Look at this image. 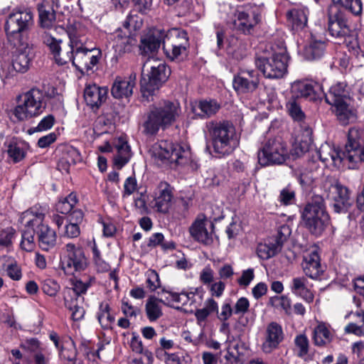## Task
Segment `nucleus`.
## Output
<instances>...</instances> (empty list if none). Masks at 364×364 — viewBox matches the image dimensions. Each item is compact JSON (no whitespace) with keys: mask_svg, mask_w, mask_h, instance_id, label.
<instances>
[{"mask_svg":"<svg viewBox=\"0 0 364 364\" xmlns=\"http://www.w3.org/2000/svg\"><path fill=\"white\" fill-rule=\"evenodd\" d=\"M38 13L41 26L50 29L55 26V13L50 5V0H44L38 5Z\"/></svg>","mask_w":364,"mask_h":364,"instance_id":"36","label":"nucleus"},{"mask_svg":"<svg viewBox=\"0 0 364 364\" xmlns=\"http://www.w3.org/2000/svg\"><path fill=\"white\" fill-rule=\"evenodd\" d=\"M309 10L306 7L293 9L287 12L288 22L294 30L304 28L307 23Z\"/></svg>","mask_w":364,"mask_h":364,"instance_id":"38","label":"nucleus"},{"mask_svg":"<svg viewBox=\"0 0 364 364\" xmlns=\"http://www.w3.org/2000/svg\"><path fill=\"white\" fill-rule=\"evenodd\" d=\"M33 23V14L30 9H14L8 16L4 26L9 41L16 46V41L19 40L21 33L30 29Z\"/></svg>","mask_w":364,"mask_h":364,"instance_id":"9","label":"nucleus"},{"mask_svg":"<svg viewBox=\"0 0 364 364\" xmlns=\"http://www.w3.org/2000/svg\"><path fill=\"white\" fill-rule=\"evenodd\" d=\"M290 156L287 144L281 137L269 139L258 152V161L262 166L282 164Z\"/></svg>","mask_w":364,"mask_h":364,"instance_id":"12","label":"nucleus"},{"mask_svg":"<svg viewBox=\"0 0 364 364\" xmlns=\"http://www.w3.org/2000/svg\"><path fill=\"white\" fill-rule=\"evenodd\" d=\"M81 161V155L79 151L73 146H69L66 149L64 156L59 161L58 168L68 171L69 166L74 165Z\"/></svg>","mask_w":364,"mask_h":364,"instance_id":"43","label":"nucleus"},{"mask_svg":"<svg viewBox=\"0 0 364 364\" xmlns=\"http://www.w3.org/2000/svg\"><path fill=\"white\" fill-rule=\"evenodd\" d=\"M7 152L9 156L12 159L15 163L21 161L26 156V152L23 149L16 144H11L9 146Z\"/></svg>","mask_w":364,"mask_h":364,"instance_id":"61","label":"nucleus"},{"mask_svg":"<svg viewBox=\"0 0 364 364\" xmlns=\"http://www.w3.org/2000/svg\"><path fill=\"white\" fill-rule=\"evenodd\" d=\"M334 4L339 5L354 15H359L362 13L363 4L361 0H332Z\"/></svg>","mask_w":364,"mask_h":364,"instance_id":"52","label":"nucleus"},{"mask_svg":"<svg viewBox=\"0 0 364 364\" xmlns=\"http://www.w3.org/2000/svg\"><path fill=\"white\" fill-rule=\"evenodd\" d=\"M45 209L34 205L21 213L19 222L23 226L21 247L31 252L36 247L35 235L37 236L39 247L45 251L53 248L56 244V233L48 225L43 223Z\"/></svg>","mask_w":364,"mask_h":364,"instance_id":"1","label":"nucleus"},{"mask_svg":"<svg viewBox=\"0 0 364 364\" xmlns=\"http://www.w3.org/2000/svg\"><path fill=\"white\" fill-rule=\"evenodd\" d=\"M162 304L163 301L161 299L154 296L146 301L145 310L147 318L150 321H155L162 316Z\"/></svg>","mask_w":364,"mask_h":364,"instance_id":"41","label":"nucleus"},{"mask_svg":"<svg viewBox=\"0 0 364 364\" xmlns=\"http://www.w3.org/2000/svg\"><path fill=\"white\" fill-rule=\"evenodd\" d=\"M321 89L319 84L309 80H297L291 86V98L298 100L306 98L314 100L318 97Z\"/></svg>","mask_w":364,"mask_h":364,"instance_id":"21","label":"nucleus"},{"mask_svg":"<svg viewBox=\"0 0 364 364\" xmlns=\"http://www.w3.org/2000/svg\"><path fill=\"white\" fill-rule=\"evenodd\" d=\"M220 104L215 100H200L193 107V112L200 119H208L215 115L220 109Z\"/></svg>","mask_w":364,"mask_h":364,"instance_id":"32","label":"nucleus"},{"mask_svg":"<svg viewBox=\"0 0 364 364\" xmlns=\"http://www.w3.org/2000/svg\"><path fill=\"white\" fill-rule=\"evenodd\" d=\"M77 196L75 193H70L67 197L58 200L55 205L56 210L62 214L70 213L77 203Z\"/></svg>","mask_w":364,"mask_h":364,"instance_id":"44","label":"nucleus"},{"mask_svg":"<svg viewBox=\"0 0 364 364\" xmlns=\"http://www.w3.org/2000/svg\"><path fill=\"white\" fill-rule=\"evenodd\" d=\"M290 116L296 121L301 122L304 114L302 112L300 105L296 102L295 99L291 98L287 105Z\"/></svg>","mask_w":364,"mask_h":364,"instance_id":"58","label":"nucleus"},{"mask_svg":"<svg viewBox=\"0 0 364 364\" xmlns=\"http://www.w3.org/2000/svg\"><path fill=\"white\" fill-rule=\"evenodd\" d=\"M259 85V75L255 70H240L233 77L235 90L241 94L252 93Z\"/></svg>","mask_w":364,"mask_h":364,"instance_id":"17","label":"nucleus"},{"mask_svg":"<svg viewBox=\"0 0 364 364\" xmlns=\"http://www.w3.org/2000/svg\"><path fill=\"white\" fill-rule=\"evenodd\" d=\"M41 289L46 294L50 296H55L60 291V286L56 280L46 278L42 281Z\"/></svg>","mask_w":364,"mask_h":364,"instance_id":"55","label":"nucleus"},{"mask_svg":"<svg viewBox=\"0 0 364 364\" xmlns=\"http://www.w3.org/2000/svg\"><path fill=\"white\" fill-rule=\"evenodd\" d=\"M349 149L350 148L348 149L346 144L345 151L341 154L333 146L325 143L320 146L317 151V155L327 167L340 168L343 164L344 165H348L349 168H353L355 164V161H350L348 159V151L350 152Z\"/></svg>","mask_w":364,"mask_h":364,"instance_id":"14","label":"nucleus"},{"mask_svg":"<svg viewBox=\"0 0 364 364\" xmlns=\"http://www.w3.org/2000/svg\"><path fill=\"white\" fill-rule=\"evenodd\" d=\"M250 302L246 297H240L233 307L234 314L244 315L248 311Z\"/></svg>","mask_w":364,"mask_h":364,"instance_id":"64","label":"nucleus"},{"mask_svg":"<svg viewBox=\"0 0 364 364\" xmlns=\"http://www.w3.org/2000/svg\"><path fill=\"white\" fill-rule=\"evenodd\" d=\"M328 31L333 37L345 38L348 51L355 58H364V42H360L357 37L350 36L351 31L347 19L341 14L329 18Z\"/></svg>","mask_w":364,"mask_h":364,"instance_id":"10","label":"nucleus"},{"mask_svg":"<svg viewBox=\"0 0 364 364\" xmlns=\"http://www.w3.org/2000/svg\"><path fill=\"white\" fill-rule=\"evenodd\" d=\"M294 344L297 349V355L299 358H304L308 354L309 341L306 335H297L294 338Z\"/></svg>","mask_w":364,"mask_h":364,"instance_id":"54","label":"nucleus"},{"mask_svg":"<svg viewBox=\"0 0 364 364\" xmlns=\"http://www.w3.org/2000/svg\"><path fill=\"white\" fill-rule=\"evenodd\" d=\"M302 268L305 274L311 279H317L323 273L321 259L316 249L306 252L304 256Z\"/></svg>","mask_w":364,"mask_h":364,"instance_id":"24","label":"nucleus"},{"mask_svg":"<svg viewBox=\"0 0 364 364\" xmlns=\"http://www.w3.org/2000/svg\"><path fill=\"white\" fill-rule=\"evenodd\" d=\"M188 47L186 31L176 28L164 31V52L167 58L173 60L186 56Z\"/></svg>","mask_w":364,"mask_h":364,"instance_id":"13","label":"nucleus"},{"mask_svg":"<svg viewBox=\"0 0 364 364\" xmlns=\"http://www.w3.org/2000/svg\"><path fill=\"white\" fill-rule=\"evenodd\" d=\"M333 334L328 327L323 323H319L313 332V340L316 346H322L329 343Z\"/></svg>","mask_w":364,"mask_h":364,"instance_id":"39","label":"nucleus"},{"mask_svg":"<svg viewBox=\"0 0 364 364\" xmlns=\"http://www.w3.org/2000/svg\"><path fill=\"white\" fill-rule=\"evenodd\" d=\"M305 227L315 236H320L329 225L330 217L322 197L315 196L302 212Z\"/></svg>","mask_w":364,"mask_h":364,"instance_id":"5","label":"nucleus"},{"mask_svg":"<svg viewBox=\"0 0 364 364\" xmlns=\"http://www.w3.org/2000/svg\"><path fill=\"white\" fill-rule=\"evenodd\" d=\"M349 98H350L349 92L344 82H338L333 85L325 95L326 101L329 105L349 100Z\"/></svg>","mask_w":364,"mask_h":364,"instance_id":"37","label":"nucleus"},{"mask_svg":"<svg viewBox=\"0 0 364 364\" xmlns=\"http://www.w3.org/2000/svg\"><path fill=\"white\" fill-rule=\"evenodd\" d=\"M306 279L304 277L292 279L289 288L292 294L301 297L308 303L314 301V295L306 287Z\"/></svg>","mask_w":364,"mask_h":364,"instance_id":"35","label":"nucleus"},{"mask_svg":"<svg viewBox=\"0 0 364 364\" xmlns=\"http://www.w3.org/2000/svg\"><path fill=\"white\" fill-rule=\"evenodd\" d=\"M153 153L161 160H168L171 164L183 166L191 161V153L188 146L174 144L168 140H162L153 146Z\"/></svg>","mask_w":364,"mask_h":364,"instance_id":"11","label":"nucleus"},{"mask_svg":"<svg viewBox=\"0 0 364 364\" xmlns=\"http://www.w3.org/2000/svg\"><path fill=\"white\" fill-rule=\"evenodd\" d=\"M6 272L10 279L19 281L22 277L21 267L16 262H11L6 266Z\"/></svg>","mask_w":364,"mask_h":364,"instance_id":"63","label":"nucleus"},{"mask_svg":"<svg viewBox=\"0 0 364 364\" xmlns=\"http://www.w3.org/2000/svg\"><path fill=\"white\" fill-rule=\"evenodd\" d=\"M21 97V102L13 110V114L18 121L38 116L46 109L45 94L40 89L32 88Z\"/></svg>","mask_w":364,"mask_h":364,"instance_id":"8","label":"nucleus"},{"mask_svg":"<svg viewBox=\"0 0 364 364\" xmlns=\"http://www.w3.org/2000/svg\"><path fill=\"white\" fill-rule=\"evenodd\" d=\"M91 281L92 279H90V282H83L77 279H73V287L70 290H69L70 298H77V299L82 300V297H81V295L87 291L88 287L90 286Z\"/></svg>","mask_w":364,"mask_h":364,"instance_id":"49","label":"nucleus"},{"mask_svg":"<svg viewBox=\"0 0 364 364\" xmlns=\"http://www.w3.org/2000/svg\"><path fill=\"white\" fill-rule=\"evenodd\" d=\"M281 250L279 245L277 244L273 240L269 239L263 243H259L257 248V253L259 257L262 259H268L274 257Z\"/></svg>","mask_w":364,"mask_h":364,"instance_id":"40","label":"nucleus"},{"mask_svg":"<svg viewBox=\"0 0 364 364\" xmlns=\"http://www.w3.org/2000/svg\"><path fill=\"white\" fill-rule=\"evenodd\" d=\"M146 193V188L141 183H124L123 196H134V198L138 196H143Z\"/></svg>","mask_w":364,"mask_h":364,"instance_id":"56","label":"nucleus"},{"mask_svg":"<svg viewBox=\"0 0 364 364\" xmlns=\"http://www.w3.org/2000/svg\"><path fill=\"white\" fill-rule=\"evenodd\" d=\"M166 299L176 309L187 306V292L177 293L173 291H166Z\"/></svg>","mask_w":364,"mask_h":364,"instance_id":"47","label":"nucleus"},{"mask_svg":"<svg viewBox=\"0 0 364 364\" xmlns=\"http://www.w3.org/2000/svg\"><path fill=\"white\" fill-rule=\"evenodd\" d=\"M260 21V15L252 10H237L232 19L233 28L243 33H250Z\"/></svg>","mask_w":364,"mask_h":364,"instance_id":"20","label":"nucleus"},{"mask_svg":"<svg viewBox=\"0 0 364 364\" xmlns=\"http://www.w3.org/2000/svg\"><path fill=\"white\" fill-rule=\"evenodd\" d=\"M269 304L276 309L283 310L287 315L291 314V301L286 295L271 297L269 299Z\"/></svg>","mask_w":364,"mask_h":364,"instance_id":"48","label":"nucleus"},{"mask_svg":"<svg viewBox=\"0 0 364 364\" xmlns=\"http://www.w3.org/2000/svg\"><path fill=\"white\" fill-rule=\"evenodd\" d=\"M164 30L160 28H154L141 40V50L145 53H154L156 51L161 43L164 45Z\"/></svg>","mask_w":364,"mask_h":364,"instance_id":"28","label":"nucleus"},{"mask_svg":"<svg viewBox=\"0 0 364 364\" xmlns=\"http://www.w3.org/2000/svg\"><path fill=\"white\" fill-rule=\"evenodd\" d=\"M181 107L178 102L164 100L150 107L142 124L143 133L155 135L160 129H166L179 117Z\"/></svg>","mask_w":364,"mask_h":364,"instance_id":"3","label":"nucleus"},{"mask_svg":"<svg viewBox=\"0 0 364 364\" xmlns=\"http://www.w3.org/2000/svg\"><path fill=\"white\" fill-rule=\"evenodd\" d=\"M172 199V192L170 186L164 183V187H159L158 192L155 193L154 208L159 213H167Z\"/></svg>","mask_w":364,"mask_h":364,"instance_id":"33","label":"nucleus"},{"mask_svg":"<svg viewBox=\"0 0 364 364\" xmlns=\"http://www.w3.org/2000/svg\"><path fill=\"white\" fill-rule=\"evenodd\" d=\"M284 338L282 327L277 322L269 323L265 329L261 349L263 353L269 354L277 349Z\"/></svg>","mask_w":364,"mask_h":364,"instance_id":"19","label":"nucleus"},{"mask_svg":"<svg viewBox=\"0 0 364 364\" xmlns=\"http://www.w3.org/2000/svg\"><path fill=\"white\" fill-rule=\"evenodd\" d=\"M107 96V89L101 87L95 84H88L84 90V98L88 106L93 108L99 107L105 102Z\"/></svg>","mask_w":364,"mask_h":364,"instance_id":"27","label":"nucleus"},{"mask_svg":"<svg viewBox=\"0 0 364 364\" xmlns=\"http://www.w3.org/2000/svg\"><path fill=\"white\" fill-rule=\"evenodd\" d=\"M66 32L70 38V48L80 45H86V28L79 22H74L67 27Z\"/></svg>","mask_w":364,"mask_h":364,"instance_id":"34","label":"nucleus"},{"mask_svg":"<svg viewBox=\"0 0 364 364\" xmlns=\"http://www.w3.org/2000/svg\"><path fill=\"white\" fill-rule=\"evenodd\" d=\"M208 221L204 215L199 216L189 228L191 237L198 242L209 245L213 242L212 232L207 229Z\"/></svg>","mask_w":364,"mask_h":364,"instance_id":"26","label":"nucleus"},{"mask_svg":"<svg viewBox=\"0 0 364 364\" xmlns=\"http://www.w3.org/2000/svg\"><path fill=\"white\" fill-rule=\"evenodd\" d=\"M169 69L164 63L155 58L148 59L144 64L141 79V92L148 101L169 75Z\"/></svg>","mask_w":364,"mask_h":364,"instance_id":"4","label":"nucleus"},{"mask_svg":"<svg viewBox=\"0 0 364 364\" xmlns=\"http://www.w3.org/2000/svg\"><path fill=\"white\" fill-rule=\"evenodd\" d=\"M203 299V294L201 291L196 290L195 291L187 292V306L191 307L190 311L193 309H198L201 305Z\"/></svg>","mask_w":364,"mask_h":364,"instance_id":"57","label":"nucleus"},{"mask_svg":"<svg viewBox=\"0 0 364 364\" xmlns=\"http://www.w3.org/2000/svg\"><path fill=\"white\" fill-rule=\"evenodd\" d=\"M352 100H344L335 104H330L332 107L333 112L337 116L339 122L343 124H347L355 119V109L351 105Z\"/></svg>","mask_w":364,"mask_h":364,"instance_id":"29","label":"nucleus"},{"mask_svg":"<svg viewBox=\"0 0 364 364\" xmlns=\"http://www.w3.org/2000/svg\"><path fill=\"white\" fill-rule=\"evenodd\" d=\"M100 150L102 152H111L115 151L114 156V165L118 168L124 166L131 158V149L126 141L122 138H119L112 148L109 143L100 146Z\"/></svg>","mask_w":364,"mask_h":364,"instance_id":"22","label":"nucleus"},{"mask_svg":"<svg viewBox=\"0 0 364 364\" xmlns=\"http://www.w3.org/2000/svg\"><path fill=\"white\" fill-rule=\"evenodd\" d=\"M146 287L151 291H154L161 286V281L158 273L153 269L147 271L146 274Z\"/></svg>","mask_w":364,"mask_h":364,"instance_id":"59","label":"nucleus"},{"mask_svg":"<svg viewBox=\"0 0 364 364\" xmlns=\"http://www.w3.org/2000/svg\"><path fill=\"white\" fill-rule=\"evenodd\" d=\"M32 57L31 48L28 45H21L17 48L13 55L11 64L5 65L2 68L5 77H11L16 73H26L29 69Z\"/></svg>","mask_w":364,"mask_h":364,"instance_id":"15","label":"nucleus"},{"mask_svg":"<svg viewBox=\"0 0 364 364\" xmlns=\"http://www.w3.org/2000/svg\"><path fill=\"white\" fill-rule=\"evenodd\" d=\"M43 43L49 47L50 50L54 55V58L55 62L57 63L58 58H64L66 56V54L63 56L60 55V43H61L60 40H57L54 37L52 36L49 33L46 32L43 36Z\"/></svg>","mask_w":364,"mask_h":364,"instance_id":"50","label":"nucleus"},{"mask_svg":"<svg viewBox=\"0 0 364 364\" xmlns=\"http://www.w3.org/2000/svg\"><path fill=\"white\" fill-rule=\"evenodd\" d=\"M213 313L218 314V303L213 299L208 298L204 303V306L195 312V316L199 324L205 322L209 315Z\"/></svg>","mask_w":364,"mask_h":364,"instance_id":"42","label":"nucleus"},{"mask_svg":"<svg viewBox=\"0 0 364 364\" xmlns=\"http://www.w3.org/2000/svg\"><path fill=\"white\" fill-rule=\"evenodd\" d=\"M143 21L141 17L135 14H130L127 16L124 23V26L129 30L136 31L141 28Z\"/></svg>","mask_w":364,"mask_h":364,"instance_id":"62","label":"nucleus"},{"mask_svg":"<svg viewBox=\"0 0 364 364\" xmlns=\"http://www.w3.org/2000/svg\"><path fill=\"white\" fill-rule=\"evenodd\" d=\"M288 60L286 49L281 48L278 51L273 49L271 53L258 55L255 59V65L265 77L278 79L286 74Z\"/></svg>","mask_w":364,"mask_h":364,"instance_id":"7","label":"nucleus"},{"mask_svg":"<svg viewBox=\"0 0 364 364\" xmlns=\"http://www.w3.org/2000/svg\"><path fill=\"white\" fill-rule=\"evenodd\" d=\"M91 249L92 252V258L97 270L100 272H108L110 269L109 264L102 258L100 252L95 242H93Z\"/></svg>","mask_w":364,"mask_h":364,"instance_id":"53","label":"nucleus"},{"mask_svg":"<svg viewBox=\"0 0 364 364\" xmlns=\"http://www.w3.org/2000/svg\"><path fill=\"white\" fill-rule=\"evenodd\" d=\"M325 41L321 38H317L311 34L306 45L304 47L302 55L308 60L320 58L324 52Z\"/></svg>","mask_w":364,"mask_h":364,"instance_id":"31","label":"nucleus"},{"mask_svg":"<svg viewBox=\"0 0 364 364\" xmlns=\"http://www.w3.org/2000/svg\"><path fill=\"white\" fill-rule=\"evenodd\" d=\"M136 75L131 74L129 78L117 77L112 87L111 93L116 99L128 98L132 96L136 85Z\"/></svg>","mask_w":364,"mask_h":364,"instance_id":"25","label":"nucleus"},{"mask_svg":"<svg viewBox=\"0 0 364 364\" xmlns=\"http://www.w3.org/2000/svg\"><path fill=\"white\" fill-rule=\"evenodd\" d=\"M70 49V53H67L64 58L57 59V63L63 65L72 61L73 65L82 73L92 70L102 58L101 50L96 47H90L87 43Z\"/></svg>","mask_w":364,"mask_h":364,"instance_id":"6","label":"nucleus"},{"mask_svg":"<svg viewBox=\"0 0 364 364\" xmlns=\"http://www.w3.org/2000/svg\"><path fill=\"white\" fill-rule=\"evenodd\" d=\"M67 259L62 262V268L66 274H73V271H81L87 265V259L82 249L73 243L65 245Z\"/></svg>","mask_w":364,"mask_h":364,"instance_id":"18","label":"nucleus"},{"mask_svg":"<svg viewBox=\"0 0 364 364\" xmlns=\"http://www.w3.org/2000/svg\"><path fill=\"white\" fill-rule=\"evenodd\" d=\"M311 135L312 130L308 127H304L302 133L296 136L292 149L289 151L290 154L294 157H299L308 151L312 142Z\"/></svg>","mask_w":364,"mask_h":364,"instance_id":"30","label":"nucleus"},{"mask_svg":"<svg viewBox=\"0 0 364 364\" xmlns=\"http://www.w3.org/2000/svg\"><path fill=\"white\" fill-rule=\"evenodd\" d=\"M327 197L333 201V210L336 213H346L352 205L348 188L342 183H330Z\"/></svg>","mask_w":364,"mask_h":364,"instance_id":"16","label":"nucleus"},{"mask_svg":"<svg viewBox=\"0 0 364 364\" xmlns=\"http://www.w3.org/2000/svg\"><path fill=\"white\" fill-rule=\"evenodd\" d=\"M355 316L358 318V323H350L348 324L345 327V331L356 336H364V311H357Z\"/></svg>","mask_w":364,"mask_h":364,"instance_id":"51","label":"nucleus"},{"mask_svg":"<svg viewBox=\"0 0 364 364\" xmlns=\"http://www.w3.org/2000/svg\"><path fill=\"white\" fill-rule=\"evenodd\" d=\"M109 305L107 301H102L99 306L97 318L103 328H109L114 321V317L110 314Z\"/></svg>","mask_w":364,"mask_h":364,"instance_id":"46","label":"nucleus"},{"mask_svg":"<svg viewBox=\"0 0 364 364\" xmlns=\"http://www.w3.org/2000/svg\"><path fill=\"white\" fill-rule=\"evenodd\" d=\"M60 234L61 235V236L68 238L77 237L80 234V227L77 224L68 222L63 227V229L60 232Z\"/></svg>","mask_w":364,"mask_h":364,"instance_id":"60","label":"nucleus"},{"mask_svg":"<svg viewBox=\"0 0 364 364\" xmlns=\"http://www.w3.org/2000/svg\"><path fill=\"white\" fill-rule=\"evenodd\" d=\"M112 36V48L117 58L124 53H130L136 43V40L129 32L124 31L121 28L117 29Z\"/></svg>","mask_w":364,"mask_h":364,"instance_id":"23","label":"nucleus"},{"mask_svg":"<svg viewBox=\"0 0 364 364\" xmlns=\"http://www.w3.org/2000/svg\"><path fill=\"white\" fill-rule=\"evenodd\" d=\"M213 152L219 157L231 154L239 146L240 136L228 121H210L205 125Z\"/></svg>","mask_w":364,"mask_h":364,"instance_id":"2","label":"nucleus"},{"mask_svg":"<svg viewBox=\"0 0 364 364\" xmlns=\"http://www.w3.org/2000/svg\"><path fill=\"white\" fill-rule=\"evenodd\" d=\"M81 301L77 298L65 297V306L71 311V316L74 321H80L84 317L85 310L79 304Z\"/></svg>","mask_w":364,"mask_h":364,"instance_id":"45","label":"nucleus"}]
</instances>
